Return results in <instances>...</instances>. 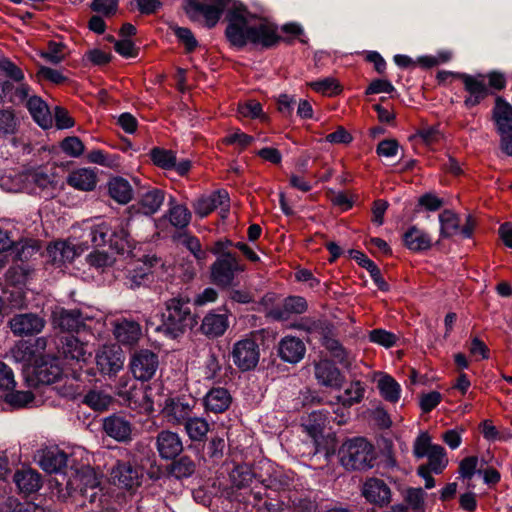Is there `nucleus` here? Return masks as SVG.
Listing matches in <instances>:
<instances>
[{"mask_svg": "<svg viewBox=\"0 0 512 512\" xmlns=\"http://www.w3.org/2000/svg\"><path fill=\"white\" fill-rule=\"evenodd\" d=\"M228 25L225 35L230 44L243 48L248 43L269 48L279 42L280 36L274 24L250 13L239 2H233L225 16Z\"/></svg>", "mask_w": 512, "mask_h": 512, "instance_id": "nucleus-1", "label": "nucleus"}, {"mask_svg": "<svg viewBox=\"0 0 512 512\" xmlns=\"http://www.w3.org/2000/svg\"><path fill=\"white\" fill-rule=\"evenodd\" d=\"M160 317L161 323L155 327V331L162 333L168 339L183 336L195 323L190 298L181 293L164 302Z\"/></svg>", "mask_w": 512, "mask_h": 512, "instance_id": "nucleus-2", "label": "nucleus"}, {"mask_svg": "<svg viewBox=\"0 0 512 512\" xmlns=\"http://www.w3.org/2000/svg\"><path fill=\"white\" fill-rule=\"evenodd\" d=\"M130 219H112L92 224L87 229V237L95 247L108 245L118 254L131 253L134 240L129 231Z\"/></svg>", "mask_w": 512, "mask_h": 512, "instance_id": "nucleus-3", "label": "nucleus"}, {"mask_svg": "<svg viewBox=\"0 0 512 512\" xmlns=\"http://www.w3.org/2000/svg\"><path fill=\"white\" fill-rule=\"evenodd\" d=\"M341 464L348 470H366L373 466L374 449L364 438L346 441L339 450Z\"/></svg>", "mask_w": 512, "mask_h": 512, "instance_id": "nucleus-4", "label": "nucleus"}, {"mask_svg": "<svg viewBox=\"0 0 512 512\" xmlns=\"http://www.w3.org/2000/svg\"><path fill=\"white\" fill-rule=\"evenodd\" d=\"M245 270L237 255H225V258H216L210 268L211 281L220 288H230L236 285L239 274Z\"/></svg>", "mask_w": 512, "mask_h": 512, "instance_id": "nucleus-5", "label": "nucleus"}, {"mask_svg": "<svg viewBox=\"0 0 512 512\" xmlns=\"http://www.w3.org/2000/svg\"><path fill=\"white\" fill-rule=\"evenodd\" d=\"M212 4H203L197 0H187L185 4V12L191 20H198L204 17L208 28L214 27L221 18L224 11L226 13L231 8L234 0H210Z\"/></svg>", "mask_w": 512, "mask_h": 512, "instance_id": "nucleus-6", "label": "nucleus"}, {"mask_svg": "<svg viewBox=\"0 0 512 512\" xmlns=\"http://www.w3.org/2000/svg\"><path fill=\"white\" fill-rule=\"evenodd\" d=\"M63 375L60 360L54 356L34 357V403L40 393V385H50Z\"/></svg>", "mask_w": 512, "mask_h": 512, "instance_id": "nucleus-7", "label": "nucleus"}, {"mask_svg": "<svg viewBox=\"0 0 512 512\" xmlns=\"http://www.w3.org/2000/svg\"><path fill=\"white\" fill-rule=\"evenodd\" d=\"M129 368L136 380L147 382L159 368V357L149 349L136 350L130 357Z\"/></svg>", "mask_w": 512, "mask_h": 512, "instance_id": "nucleus-8", "label": "nucleus"}, {"mask_svg": "<svg viewBox=\"0 0 512 512\" xmlns=\"http://www.w3.org/2000/svg\"><path fill=\"white\" fill-rule=\"evenodd\" d=\"M232 360L235 366L241 371L254 369L260 358V350L257 342L252 338H245L233 345Z\"/></svg>", "mask_w": 512, "mask_h": 512, "instance_id": "nucleus-9", "label": "nucleus"}, {"mask_svg": "<svg viewBox=\"0 0 512 512\" xmlns=\"http://www.w3.org/2000/svg\"><path fill=\"white\" fill-rule=\"evenodd\" d=\"M38 464L46 473L61 475L63 481L70 474L69 457L57 446L43 449Z\"/></svg>", "mask_w": 512, "mask_h": 512, "instance_id": "nucleus-10", "label": "nucleus"}, {"mask_svg": "<svg viewBox=\"0 0 512 512\" xmlns=\"http://www.w3.org/2000/svg\"><path fill=\"white\" fill-rule=\"evenodd\" d=\"M261 470L259 474V483L265 488L272 491H279L290 486L292 477L283 469L274 466L269 460H261L258 462Z\"/></svg>", "mask_w": 512, "mask_h": 512, "instance_id": "nucleus-11", "label": "nucleus"}, {"mask_svg": "<svg viewBox=\"0 0 512 512\" xmlns=\"http://www.w3.org/2000/svg\"><path fill=\"white\" fill-rule=\"evenodd\" d=\"M99 372L105 376H115L124 365L123 351L119 346H103L95 356Z\"/></svg>", "mask_w": 512, "mask_h": 512, "instance_id": "nucleus-12", "label": "nucleus"}, {"mask_svg": "<svg viewBox=\"0 0 512 512\" xmlns=\"http://www.w3.org/2000/svg\"><path fill=\"white\" fill-rule=\"evenodd\" d=\"M100 482V477L94 469L83 465L78 469L70 467V474L65 481V487L69 495L75 492L82 494L84 490L93 488Z\"/></svg>", "mask_w": 512, "mask_h": 512, "instance_id": "nucleus-13", "label": "nucleus"}, {"mask_svg": "<svg viewBox=\"0 0 512 512\" xmlns=\"http://www.w3.org/2000/svg\"><path fill=\"white\" fill-rule=\"evenodd\" d=\"M142 470L130 462L119 461L111 470V478L115 485L132 490L141 484Z\"/></svg>", "mask_w": 512, "mask_h": 512, "instance_id": "nucleus-14", "label": "nucleus"}, {"mask_svg": "<svg viewBox=\"0 0 512 512\" xmlns=\"http://www.w3.org/2000/svg\"><path fill=\"white\" fill-rule=\"evenodd\" d=\"M105 434L118 442H127L131 439L132 423L128 416L112 414L102 420Z\"/></svg>", "mask_w": 512, "mask_h": 512, "instance_id": "nucleus-15", "label": "nucleus"}, {"mask_svg": "<svg viewBox=\"0 0 512 512\" xmlns=\"http://www.w3.org/2000/svg\"><path fill=\"white\" fill-rule=\"evenodd\" d=\"M31 176L32 173L29 167L21 170H10L0 177V187L7 192H26L30 194L32 191Z\"/></svg>", "mask_w": 512, "mask_h": 512, "instance_id": "nucleus-16", "label": "nucleus"}, {"mask_svg": "<svg viewBox=\"0 0 512 512\" xmlns=\"http://www.w3.org/2000/svg\"><path fill=\"white\" fill-rule=\"evenodd\" d=\"M362 495L369 503L383 507L390 503L392 493L383 479L368 478L363 484Z\"/></svg>", "mask_w": 512, "mask_h": 512, "instance_id": "nucleus-17", "label": "nucleus"}, {"mask_svg": "<svg viewBox=\"0 0 512 512\" xmlns=\"http://www.w3.org/2000/svg\"><path fill=\"white\" fill-rule=\"evenodd\" d=\"M218 207H229V194L224 189L213 191L208 195H202L193 202V209L200 218L208 216Z\"/></svg>", "mask_w": 512, "mask_h": 512, "instance_id": "nucleus-18", "label": "nucleus"}, {"mask_svg": "<svg viewBox=\"0 0 512 512\" xmlns=\"http://www.w3.org/2000/svg\"><path fill=\"white\" fill-rule=\"evenodd\" d=\"M88 319L79 309L61 308L52 314V323L54 327L62 331L78 332L85 327V321Z\"/></svg>", "mask_w": 512, "mask_h": 512, "instance_id": "nucleus-19", "label": "nucleus"}, {"mask_svg": "<svg viewBox=\"0 0 512 512\" xmlns=\"http://www.w3.org/2000/svg\"><path fill=\"white\" fill-rule=\"evenodd\" d=\"M459 78L462 80L465 90L469 93V96L464 101L467 107L476 106L487 97L488 87L485 83L484 75L472 76L461 73Z\"/></svg>", "mask_w": 512, "mask_h": 512, "instance_id": "nucleus-20", "label": "nucleus"}, {"mask_svg": "<svg viewBox=\"0 0 512 512\" xmlns=\"http://www.w3.org/2000/svg\"><path fill=\"white\" fill-rule=\"evenodd\" d=\"M60 353L65 361V364L85 363L91 356V352L87 351L86 344L80 342L78 338L73 335L63 336L61 338Z\"/></svg>", "mask_w": 512, "mask_h": 512, "instance_id": "nucleus-21", "label": "nucleus"}, {"mask_svg": "<svg viewBox=\"0 0 512 512\" xmlns=\"http://www.w3.org/2000/svg\"><path fill=\"white\" fill-rule=\"evenodd\" d=\"M277 353L282 361L297 364L304 358L306 346L298 337L285 336L277 345Z\"/></svg>", "mask_w": 512, "mask_h": 512, "instance_id": "nucleus-22", "label": "nucleus"}, {"mask_svg": "<svg viewBox=\"0 0 512 512\" xmlns=\"http://www.w3.org/2000/svg\"><path fill=\"white\" fill-rule=\"evenodd\" d=\"M156 446L162 459H175L183 451V443L176 432L161 431L156 437Z\"/></svg>", "mask_w": 512, "mask_h": 512, "instance_id": "nucleus-23", "label": "nucleus"}, {"mask_svg": "<svg viewBox=\"0 0 512 512\" xmlns=\"http://www.w3.org/2000/svg\"><path fill=\"white\" fill-rule=\"evenodd\" d=\"M232 403V395L227 388L212 387L203 397V405L207 412L220 414L228 410Z\"/></svg>", "mask_w": 512, "mask_h": 512, "instance_id": "nucleus-24", "label": "nucleus"}, {"mask_svg": "<svg viewBox=\"0 0 512 512\" xmlns=\"http://www.w3.org/2000/svg\"><path fill=\"white\" fill-rule=\"evenodd\" d=\"M493 120L501 141L505 137H512V106L501 97H497L493 108Z\"/></svg>", "mask_w": 512, "mask_h": 512, "instance_id": "nucleus-25", "label": "nucleus"}, {"mask_svg": "<svg viewBox=\"0 0 512 512\" xmlns=\"http://www.w3.org/2000/svg\"><path fill=\"white\" fill-rule=\"evenodd\" d=\"M30 256V247L22 246L21 251L15 254L16 263L8 271V279L15 286H24L30 277V266L25 263Z\"/></svg>", "mask_w": 512, "mask_h": 512, "instance_id": "nucleus-26", "label": "nucleus"}, {"mask_svg": "<svg viewBox=\"0 0 512 512\" xmlns=\"http://www.w3.org/2000/svg\"><path fill=\"white\" fill-rule=\"evenodd\" d=\"M228 327L229 317L227 313H218L213 310L202 319L200 330L208 338L214 339L222 336Z\"/></svg>", "mask_w": 512, "mask_h": 512, "instance_id": "nucleus-27", "label": "nucleus"}, {"mask_svg": "<svg viewBox=\"0 0 512 512\" xmlns=\"http://www.w3.org/2000/svg\"><path fill=\"white\" fill-rule=\"evenodd\" d=\"M164 412L170 423L184 425L193 416V404L184 398L171 399L166 403Z\"/></svg>", "mask_w": 512, "mask_h": 512, "instance_id": "nucleus-28", "label": "nucleus"}, {"mask_svg": "<svg viewBox=\"0 0 512 512\" xmlns=\"http://www.w3.org/2000/svg\"><path fill=\"white\" fill-rule=\"evenodd\" d=\"M315 377L321 385L330 388H340L344 380L340 370L328 360L315 365Z\"/></svg>", "mask_w": 512, "mask_h": 512, "instance_id": "nucleus-29", "label": "nucleus"}, {"mask_svg": "<svg viewBox=\"0 0 512 512\" xmlns=\"http://www.w3.org/2000/svg\"><path fill=\"white\" fill-rule=\"evenodd\" d=\"M113 334L119 343L133 345L141 337V326L134 320L121 319L114 323Z\"/></svg>", "mask_w": 512, "mask_h": 512, "instance_id": "nucleus-30", "label": "nucleus"}, {"mask_svg": "<svg viewBox=\"0 0 512 512\" xmlns=\"http://www.w3.org/2000/svg\"><path fill=\"white\" fill-rule=\"evenodd\" d=\"M67 183L81 191H92L97 185V174L92 168H78L69 173Z\"/></svg>", "mask_w": 512, "mask_h": 512, "instance_id": "nucleus-31", "label": "nucleus"}, {"mask_svg": "<svg viewBox=\"0 0 512 512\" xmlns=\"http://www.w3.org/2000/svg\"><path fill=\"white\" fill-rule=\"evenodd\" d=\"M12 357L22 365V372L27 383L32 379V343L29 340L19 341L12 349Z\"/></svg>", "mask_w": 512, "mask_h": 512, "instance_id": "nucleus-32", "label": "nucleus"}, {"mask_svg": "<svg viewBox=\"0 0 512 512\" xmlns=\"http://www.w3.org/2000/svg\"><path fill=\"white\" fill-rule=\"evenodd\" d=\"M349 256L354 259L361 267L369 272L373 282L381 291H388L389 285L382 277L381 271L378 266L369 259L363 252L355 249L348 251Z\"/></svg>", "mask_w": 512, "mask_h": 512, "instance_id": "nucleus-33", "label": "nucleus"}, {"mask_svg": "<svg viewBox=\"0 0 512 512\" xmlns=\"http://www.w3.org/2000/svg\"><path fill=\"white\" fill-rule=\"evenodd\" d=\"M403 242L404 245L413 252L425 251L432 246L430 235L416 226H411L403 234Z\"/></svg>", "mask_w": 512, "mask_h": 512, "instance_id": "nucleus-34", "label": "nucleus"}, {"mask_svg": "<svg viewBox=\"0 0 512 512\" xmlns=\"http://www.w3.org/2000/svg\"><path fill=\"white\" fill-rule=\"evenodd\" d=\"M108 192L111 198L120 204H127L133 196L130 183L122 177H116L109 181Z\"/></svg>", "mask_w": 512, "mask_h": 512, "instance_id": "nucleus-35", "label": "nucleus"}, {"mask_svg": "<svg viewBox=\"0 0 512 512\" xmlns=\"http://www.w3.org/2000/svg\"><path fill=\"white\" fill-rule=\"evenodd\" d=\"M260 473L261 470L258 467V463L254 467L243 464L235 467L231 474V478L235 486L242 488L250 485L253 480L259 482Z\"/></svg>", "mask_w": 512, "mask_h": 512, "instance_id": "nucleus-36", "label": "nucleus"}, {"mask_svg": "<svg viewBox=\"0 0 512 512\" xmlns=\"http://www.w3.org/2000/svg\"><path fill=\"white\" fill-rule=\"evenodd\" d=\"M184 429L192 441H203L210 429V425L203 417L192 416L184 423Z\"/></svg>", "mask_w": 512, "mask_h": 512, "instance_id": "nucleus-37", "label": "nucleus"}, {"mask_svg": "<svg viewBox=\"0 0 512 512\" xmlns=\"http://www.w3.org/2000/svg\"><path fill=\"white\" fill-rule=\"evenodd\" d=\"M331 419L336 420V417H333V415L325 409L312 411L305 424L306 430L309 434L314 436L320 434Z\"/></svg>", "mask_w": 512, "mask_h": 512, "instance_id": "nucleus-38", "label": "nucleus"}, {"mask_svg": "<svg viewBox=\"0 0 512 512\" xmlns=\"http://www.w3.org/2000/svg\"><path fill=\"white\" fill-rule=\"evenodd\" d=\"M377 388L380 395L391 403L399 400L401 395V387L399 383L390 375H383L377 382Z\"/></svg>", "mask_w": 512, "mask_h": 512, "instance_id": "nucleus-39", "label": "nucleus"}, {"mask_svg": "<svg viewBox=\"0 0 512 512\" xmlns=\"http://www.w3.org/2000/svg\"><path fill=\"white\" fill-rule=\"evenodd\" d=\"M195 471L196 462L187 455L175 459L169 469L170 474L179 480L191 477Z\"/></svg>", "mask_w": 512, "mask_h": 512, "instance_id": "nucleus-40", "label": "nucleus"}, {"mask_svg": "<svg viewBox=\"0 0 512 512\" xmlns=\"http://www.w3.org/2000/svg\"><path fill=\"white\" fill-rule=\"evenodd\" d=\"M164 201V192L160 189L154 188L146 191L140 200L142 212L145 215H152L156 213Z\"/></svg>", "mask_w": 512, "mask_h": 512, "instance_id": "nucleus-41", "label": "nucleus"}, {"mask_svg": "<svg viewBox=\"0 0 512 512\" xmlns=\"http://www.w3.org/2000/svg\"><path fill=\"white\" fill-rule=\"evenodd\" d=\"M12 89H13V86L9 81L2 82L0 96L2 94L4 96H6L11 93V95H10L11 101L14 102L15 104L25 103L27 110L32 115V98H28L29 88L24 87V86L17 87V88H15L13 93H12Z\"/></svg>", "mask_w": 512, "mask_h": 512, "instance_id": "nucleus-42", "label": "nucleus"}, {"mask_svg": "<svg viewBox=\"0 0 512 512\" xmlns=\"http://www.w3.org/2000/svg\"><path fill=\"white\" fill-rule=\"evenodd\" d=\"M34 122L43 129H49L53 126V114L48 104L36 95H34Z\"/></svg>", "mask_w": 512, "mask_h": 512, "instance_id": "nucleus-43", "label": "nucleus"}, {"mask_svg": "<svg viewBox=\"0 0 512 512\" xmlns=\"http://www.w3.org/2000/svg\"><path fill=\"white\" fill-rule=\"evenodd\" d=\"M440 236L449 238L459 232L460 219L457 214L451 210H444L439 214Z\"/></svg>", "mask_w": 512, "mask_h": 512, "instance_id": "nucleus-44", "label": "nucleus"}, {"mask_svg": "<svg viewBox=\"0 0 512 512\" xmlns=\"http://www.w3.org/2000/svg\"><path fill=\"white\" fill-rule=\"evenodd\" d=\"M365 386L361 381H353L344 390V394L338 396V402L348 408L362 401L364 398Z\"/></svg>", "mask_w": 512, "mask_h": 512, "instance_id": "nucleus-45", "label": "nucleus"}, {"mask_svg": "<svg viewBox=\"0 0 512 512\" xmlns=\"http://www.w3.org/2000/svg\"><path fill=\"white\" fill-rule=\"evenodd\" d=\"M83 403L95 411H103L112 403V397L102 390L94 389L84 396Z\"/></svg>", "mask_w": 512, "mask_h": 512, "instance_id": "nucleus-46", "label": "nucleus"}, {"mask_svg": "<svg viewBox=\"0 0 512 512\" xmlns=\"http://www.w3.org/2000/svg\"><path fill=\"white\" fill-rule=\"evenodd\" d=\"M10 328L16 336H30L32 334V314H17L9 322Z\"/></svg>", "mask_w": 512, "mask_h": 512, "instance_id": "nucleus-47", "label": "nucleus"}, {"mask_svg": "<svg viewBox=\"0 0 512 512\" xmlns=\"http://www.w3.org/2000/svg\"><path fill=\"white\" fill-rule=\"evenodd\" d=\"M427 458L428 464L425 466L435 474L442 473L448 464L445 449L441 445H434Z\"/></svg>", "mask_w": 512, "mask_h": 512, "instance_id": "nucleus-48", "label": "nucleus"}, {"mask_svg": "<svg viewBox=\"0 0 512 512\" xmlns=\"http://www.w3.org/2000/svg\"><path fill=\"white\" fill-rule=\"evenodd\" d=\"M150 156L153 163L162 169L172 170L175 166L176 155L171 150L155 147L151 150Z\"/></svg>", "mask_w": 512, "mask_h": 512, "instance_id": "nucleus-49", "label": "nucleus"}, {"mask_svg": "<svg viewBox=\"0 0 512 512\" xmlns=\"http://www.w3.org/2000/svg\"><path fill=\"white\" fill-rule=\"evenodd\" d=\"M323 345L339 364L343 366L349 365L348 352L337 339L324 335Z\"/></svg>", "mask_w": 512, "mask_h": 512, "instance_id": "nucleus-50", "label": "nucleus"}, {"mask_svg": "<svg viewBox=\"0 0 512 512\" xmlns=\"http://www.w3.org/2000/svg\"><path fill=\"white\" fill-rule=\"evenodd\" d=\"M65 46L63 43L50 41L48 43L47 50L39 51V55L47 62L51 64H59L65 58L64 53Z\"/></svg>", "mask_w": 512, "mask_h": 512, "instance_id": "nucleus-51", "label": "nucleus"}, {"mask_svg": "<svg viewBox=\"0 0 512 512\" xmlns=\"http://www.w3.org/2000/svg\"><path fill=\"white\" fill-rule=\"evenodd\" d=\"M191 220V213L184 205H175L169 209V221L176 228H185Z\"/></svg>", "mask_w": 512, "mask_h": 512, "instance_id": "nucleus-52", "label": "nucleus"}, {"mask_svg": "<svg viewBox=\"0 0 512 512\" xmlns=\"http://www.w3.org/2000/svg\"><path fill=\"white\" fill-rule=\"evenodd\" d=\"M14 482L19 492L29 498L32 493V469L27 468L16 471Z\"/></svg>", "mask_w": 512, "mask_h": 512, "instance_id": "nucleus-53", "label": "nucleus"}, {"mask_svg": "<svg viewBox=\"0 0 512 512\" xmlns=\"http://www.w3.org/2000/svg\"><path fill=\"white\" fill-rule=\"evenodd\" d=\"M238 112L243 117L248 118H259L262 121L267 120V116L263 113L262 105L255 100H249L243 104H240L238 107Z\"/></svg>", "mask_w": 512, "mask_h": 512, "instance_id": "nucleus-54", "label": "nucleus"}, {"mask_svg": "<svg viewBox=\"0 0 512 512\" xmlns=\"http://www.w3.org/2000/svg\"><path fill=\"white\" fill-rule=\"evenodd\" d=\"M62 151L73 158L81 156L84 152V144L77 136H69L61 142Z\"/></svg>", "mask_w": 512, "mask_h": 512, "instance_id": "nucleus-55", "label": "nucleus"}, {"mask_svg": "<svg viewBox=\"0 0 512 512\" xmlns=\"http://www.w3.org/2000/svg\"><path fill=\"white\" fill-rule=\"evenodd\" d=\"M435 444H431L430 436L427 432H422L414 441L413 445V453L416 458L427 457L433 446Z\"/></svg>", "mask_w": 512, "mask_h": 512, "instance_id": "nucleus-56", "label": "nucleus"}, {"mask_svg": "<svg viewBox=\"0 0 512 512\" xmlns=\"http://www.w3.org/2000/svg\"><path fill=\"white\" fill-rule=\"evenodd\" d=\"M291 327L309 334H322L324 331V322H322L321 320H315L312 318L305 317L293 323Z\"/></svg>", "mask_w": 512, "mask_h": 512, "instance_id": "nucleus-57", "label": "nucleus"}, {"mask_svg": "<svg viewBox=\"0 0 512 512\" xmlns=\"http://www.w3.org/2000/svg\"><path fill=\"white\" fill-rule=\"evenodd\" d=\"M309 85L314 91L322 94H337L340 92L339 84L332 77L311 82Z\"/></svg>", "mask_w": 512, "mask_h": 512, "instance_id": "nucleus-58", "label": "nucleus"}, {"mask_svg": "<svg viewBox=\"0 0 512 512\" xmlns=\"http://www.w3.org/2000/svg\"><path fill=\"white\" fill-rule=\"evenodd\" d=\"M369 340L386 348H390L396 343L397 337L387 330L374 329L369 333Z\"/></svg>", "mask_w": 512, "mask_h": 512, "instance_id": "nucleus-59", "label": "nucleus"}, {"mask_svg": "<svg viewBox=\"0 0 512 512\" xmlns=\"http://www.w3.org/2000/svg\"><path fill=\"white\" fill-rule=\"evenodd\" d=\"M424 497L422 488H409L405 499L414 512H424Z\"/></svg>", "mask_w": 512, "mask_h": 512, "instance_id": "nucleus-60", "label": "nucleus"}, {"mask_svg": "<svg viewBox=\"0 0 512 512\" xmlns=\"http://www.w3.org/2000/svg\"><path fill=\"white\" fill-rule=\"evenodd\" d=\"M4 400L14 408H21L32 401V393L30 391H13L5 394Z\"/></svg>", "mask_w": 512, "mask_h": 512, "instance_id": "nucleus-61", "label": "nucleus"}, {"mask_svg": "<svg viewBox=\"0 0 512 512\" xmlns=\"http://www.w3.org/2000/svg\"><path fill=\"white\" fill-rule=\"evenodd\" d=\"M478 458L476 456H469L464 458L459 465V473L464 479H471L475 473L482 474V470L478 469Z\"/></svg>", "mask_w": 512, "mask_h": 512, "instance_id": "nucleus-62", "label": "nucleus"}, {"mask_svg": "<svg viewBox=\"0 0 512 512\" xmlns=\"http://www.w3.org/2000/svg\"><path fill=\"white\" fill-rule=\"evenodd\" d=\"M174 33L178 40L185 45L187 52L194 51L198 46V41L190 29L186 27H176Z\"/></svg>", "mask_w": 512, "mask_h": 512, "instance_id": "nucleus-63", "label": "nucleus"}, {"mask_svg": "<svg viewBox=\"0 0 512 512\" xmlns=\"http://www.w3.org/2000/svg\"><path fill=\"white\" fill-rule=\"evenodd\" d=\"M119 0H93L91 9L104 16H112L117 12Z\"/></svg>", "mask_w": 512, "mask_h": 512, "instance_id": "nucleus-64", "label": "nucleus"}]
</instances>
